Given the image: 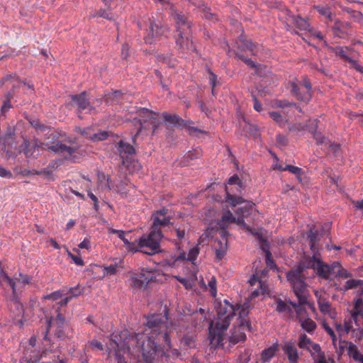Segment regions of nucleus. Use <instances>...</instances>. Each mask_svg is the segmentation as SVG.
<instances>
[{"instance_id":"obj_54","label":"nucleus","mask_w":363,"mask_h":363,"mask_svg":"<svg viewBox=\"0 0 363 363\" xmlns=\"http://www.w3.org/2000/svg\"><path fill=\"white\" fill-rule=\"evenodd\" d=\"M307 351L310 353L311 356L312 357L314 354L320 352L322 350L319 344L313 342L312 344L310 345L309 350H307Z\"/></svg>"},{"instance_id":"obj_29","label":"nucleus","mask_w":363,"mask_h":363,"mask_svg":"<svg viewBox=\"0 0 363 363\" xmlns=\"http://www.w3.org/2000/svg\"><path fill=\"white\" fill-rule=\"evenodd\" d=\"M329 50L333 52L336 56L340 57L344 61L347 62L350 57L348 55V52L353 51L352 48L350 47L345 46H336V47H329Z\"/></svg>"},{"instance_id":"obj_17","label":"nucleus","mask_w":363,"mask_h":363,"mask_svg":"<svg viewBox=\"0 0 363 363\" xmlns=\"http://www.w3.org/2000/svg\"><path fill=\"white\" fill-rule=\"evenodd\" d=\"M219 227H228L231 224H236L238 225H242V227H247L244 224V220L242 216L236 217L229 210L224 211L217 223Z\"/></svg>"},{"instance_id":"obj_55","label":"nucleus","mask_w":363,"mask_h":363,"mask_svg":"<svg viewBox=\"0 0 363 363\" xmlns=\"http://www.w3.org/2000/svg\"><path fill=\"white\" fill-rule=\"evenodd\" d=\"M284 169H286V171H289L293 174L299 176L302 173V169L298 167H295L291 164H287L284 167Z\"/></svg>"},{"instance_id":"obj_1","label":"nucleus","mask_w":363,"mask_h":363,"mask_svg":"<svg viewBox=\"0 0 363 363\" xmlns=\"http://www.w3.org/2000/svg\"><path fill=\"white\" fill-rule=\"evenodd\" d=\"M146 325L149 333H138L130 338L127 343L128 350L130 351L132 347L135 352L141 354L142 359L138 363H153L155 360L162 362L163 357H169L167 352L172 347V328L158 315L149 317Z\"/></svg>"},{"instance_id":"obj_11","label":"nucleus","mask_w":363,"mask_h":363,"mask_svg":"<svg viewBox=\"0 0 363 363\" xmlns=\"http://www.w3.org/2000/svg\"><path fill=\"white\" fill-rule=\"evenodd\" d=\"M169 15L176 25L177 32L183 30L186 34L191 30V22L182 11L172 7Z\"/></svg>"},{"instance_id":"obj_64","label":"nucleus","mask_w":363,"mask_h":363,"mask_svg":"<svg viewBox=\"0 0 363 363\" xmlns=\"http://www.w3.org/2000/svg\"><path fill=\"white\" fill-rule=\"evenodd\" d=\"M347 62L357 71L363 73V68L361 67V65L359 64V62L357 60H353L352 58L350 57V60Z\"/></svg>"},{"instance_id":"obj_24","label":"nucleus","mask_w":363,"mask_h":363,"mask_svg":"<svg viewBox=\"0 0 363 363\" xmlns=\"http://www.w3.org/2000/svg\"><path fill=\"white\" fill-rule=\"evenodd\" d=\"M123 264V259L121 258H114L110 264L104 267V274L107 276L116 274L117 273L121 272V270L124 268Z\"/></svg>"},{"instance_id":"obj_49","label":"nucleus","mask_w":363,"mask_h":363,"mask_svg":"<svg viewBox=\"0 0 363 363\" xmlns=\"http://www.w3.org/2000/svg\"><path fill=\"white\" fill-rule=\"evenodd\" d=\"M211 295L216 298L217 296V281L215 277H212L208 283Z\"/></svg>"},{"instance_id":"obj_30","label":"nucleus","mask_w":363,"mask_h":363,"mask_svg":"<svg viewBox=\"0 0 363 363\" xmlns=\"http://www.w3.org/2000/svg\"><path fill=\"white\" fill-rule=\"evenodd\" d=\"M321 235L322 234L318 232V228H309L308 238L309 239L311 250L315 251L318 249V241L320 240Z\"/></svg>"},{"instance_id":"obj_21","label":"nucleus","mask_w":363,"mask_h":363,"mask_svg":"<svg viewBox=\"0 0 363 363\" xmlns=\"http://www.w3.org/2000/svg\"><path fill=\"white\" fill-rule=\"evenodd\" d=\"M220 232L222 236V240L215 241V252L216 257L218 260H221L226 254L227 252V240L225 235L228 233L226 228H220Z\"/></svg>"},{"instance_id":"obj_41","label":"nucleus","mask_w":363,"mask_h":363,"mask_svg":"<svg viewBox=\"0 0 363 363\" xmlns=\"http://www.w3.org/2000/svg\"><path fill=\"white\" fill-rule=\"evenodd\" d=\"M348 352L350 354V355L355 360V361H359L361 363H363V354H361L358 350L357 349V347L353 345V344H351L350 346H349V350H348Z\"/></svg>"},{"instance_id":"obj_2","label":"nucleus","mask_w":363,"mask_h":363,"mask_svg":"<svg viewBox=\"0 0 363 363\" xmlns=\"http://www.w3.org/2000/svg\"><path fill=\"white\" fill-rule=\"evenodd\" d=\"M215 309L218 315V320L215 326L211 323L209 326L208 340L211 348H217L223 345L224 333L228 328L230 320L235 315V305L230 303L227 299L216 298Z\"/></svg>"},{"instance_id":"obj_26","label":"nucleus","mask_w":363,"mask_h":363,"mask_svg":"<svg viewBox=\"0 0 363 363\" xmlns=\"http://www.w3.org/2000/svg\"><path fill=\"white\" fill-rule=\"evenodd\" d=\"M350 27V23L337 20L335 21L332 30L335 36L342 38L348 34V28Z\"/></svg>"},{"instance_id":"obj_62","label":"nucleus","mask_w":363,"mask_h":363,"mask_svg":"<svg viewBox=\"0 0 363 363\" xmlns=\"http://www.w3.org/2000/svg\"><path fill=\"white\" fill-rule=\"evenodd\" d=\"M352 320H353L352 318L348 320H345L343 326H344V331L346 334H348L349 333L352 332V330L354 329L352 327Z\"/></svg>"},{"instance_id":"obj_60","label":"nucleus","mask_w":363,"mask_h":363,"mask_svg":"<svg viewBox=\"0 0 363 363\" xmlns=\"http://www.w3.org/2000/svg\"><path fill=\"white\" fill-rule=\"evenodd\" d=\"M216 79L217 76L211 70H209V82L212 87L211 93L213 95H215L214 88L216 86Z\"/></svg>"},{"instance_id":"obj_38","label":"nucleus","mask_w":363,"mask_h":363,"mask_svg":"<svg viewBox=\"0 0 363 363\" xmlns=\"http://www.w3.org/2000/svg\"><path fill=\"white\" fill-rule=\"evenodd\" d=\"M313 341L306 334H301L298 336V346L303 350H309L310 345Z\"/></svg>"},{"instance_id":"obj_44","label":"nucleus","mask_w":363,"mask_h":363,"mask_svg":"<svg viewBox=\"0 0 363 363\" xmlns=\"http://www.w3.org/2000/svg\"><path fill=\"white\" fill-rule=\"evenodd\" d=\"M82 294V290L79 286L71 287L69 289L66 288V295L67 298L71 301L73 298L78 297Z\"/></svg>"},{"instance_id":"obj_32","label":"nucleus","mask_w":363,"mask_h":363,"mask_svg":"<svg viewBox=\"0 0 363 363\" xmlns=\"http://www.w3.org/2000/svg\"><path fill=\"white\" fill-rule=\"evenodd\" d=\"M109 233L116 234L118 237L123 241L127 250L132 252L130 244H133V241L130 242L125 238V234L130 233V231H123L116 228H109Z\"/></svg>"},{"instance_id":"obj_23","label":"nucleus","mask_w":363,"mask_h":363,"mask_svg":"<svg viewBox=\"0 0 363 363\" xmlns=\"http://www.w3.org/2000/svg\"><path fill=\"white\" fill-rule=\"evenodd\" d=\"M46 147L47 143H44L38 141V140H35L32 145L28 140H24L21 146V148L26 157H31L34 155V152L36 148L46 150Z\"/></svg>"},{"instance_id":"obj_15","label":"nucleus","mask_w":363,"mask_h":363,"mask_svg":"<svg viewBox=\"0 0 363 363\" xmlns=\"http://www.w3.org/2000/svg\"><path fill=\"white\" fill-rule=\"evenodd\" d=\"M351 318L357 327L360 328L361 335H363V299L362 298H354L353 308L350 311Z\"/></svg>"},{"instance_id":"obj_4","label":"nucleus","mask_w":363,"mask_h":363,"mask_svg":"<svg viewBox=\"0 0 363 363\" xmlns=\"http://www.w3.org/2000/svg\"><path fill=\"white\" fill-rule=\"evenodd\" d=\"M149 233L143 234L140 238L135 239L133 244H130L132 252H141L143 254L153 256L162 252L161 241L163 234L160 228Z\"/></svg>"},{"instance_id":"obj_27","label":"nucleus","mask_w":363,"mask_h":363,"mask_svg":"<svg viewBox=\"0 0 363 363\" xmlns=\"http://www.w3.org/2000/svg\"><path fill=\"white\" fill-rule=\"evenodd\" d=\"M272 307H274L275 311L279 313L289 315V316H291L293 313L292 308L280 298L276 297L274 298V303L272 304Z\"/></svg>"},{"instance_id":"obj_58","label":"nucleus","mask_w":363,"mask_h":363,"mask_svg":"<svg viewBox=\"0 0 363 363\" xmlns=\"http://www.w3.org/2000/svg\"><path fill=\"white\" fill-rule=\"evenodd\" d=\"M311 357L313 358L314 363H324V361L326 360L325 353L323 351L314 354Z\"/></svg>"},{"instance_id":"obj_8","label":"nucleus","mask_w":363,"mask_h":363,"mask_svg":"<svg viewBox=\"0 0 363 363\" xmlns=\"http://www.w3.org/2000/svg\"><path fill=\"white\" fill-rule=\"evenodd\" d=\"M162 116L165 122L169 124L180 128H186L189 134L192 136H197L199 133H206L204 130L196 127L191 126L190 125L193 123L192 121L184 120L179 115L169 114L167 112H164Z\"/></svg>"},{"instance_id":"obj_7","label":"nucleus","mask_w":363,"mask_h":363,"mask_svg":"<svg viewBox=\"0 0 363 363\" xmlns=\"http://www.w3.org/2000/svg\"><path fill=\"white\" fill-rule=\"evenodd\" d=\"M250 233L258 241L260 249L265 253V262L267 267L274 270L277 269V264L272 258V255L269 250V242L263 235L262 230L263 228H247Z\"/></svg>"},{"instance_id":"obj_25","label":"nucleus","mask_w":363,"mask_h":363,"mask_svg":"<svg viewBox=\"0 0 363 363\" xmlns=\"http://www.w3.org/2000/svg\"><path fill=\"white\" fill-rule=\"evenodd\" d=\"M116 148L123 164H125V157L135 154V148L131 145L122 140L117 143Z\"/></svg>"},{"instance_id":"obj_16","label":"nucleus","mask_w":363,"mask_h":363,"mask_svg":"<svg viewBox=\"0 0 363 363\" xmlns=\"http://www.w3.org/2000/svg\"><path fill=\"white\" fill-rule=\"evenodd\" d=\"M46 150L49 152L61 155L66 160L70 159L72 155L77 151L75 147L67 145L61 142H57L52 145H47Z\"/></svg>"},{"instance_id":"obj_9","label":"nucleus","mask_w":363,"mask_h":363,"mask_svg":"<svg viewBox=\"0 0 363 363\" xmlns=\"http://www.w3.org/2000/svg\"><path fill=\"white\" fill-rule=\"evenodd\" d=\"M312 84L309 79L303 76L300 86L294 82H291V91L301 101L308 103L312 97Z\"/></svg>"},{"instance_id":"obj_48","label":"nucleus","mask_w":363,"mask_h":363,"mask_svg":"<svg viewBox=\"0 0 363 363\" xmlns=\"http://www.w3.org/2000/svg\"><path fill=\"white\" fill-rule=\"evenodd\" d=\"M235 315H238V320L245 319L249 314V309L246 307L242 306L241 305H235Z\"/></svg>"},{"instance_id":"obj_14","label":"nucleus","mask_w":363,"mask_h":363,"mask_svg":"<svg viewBox=\"0 0 363 363\" xmlns=\"http://www.w3.org/2000/svg\"><path fill=\"white\" fill-rule=\"evenodd\" d=\"M173 218V213L170 209L162 208L160 210L155 211L152 215V225L151 227H157L158 225L167 226L173 225L172 219Z\"/></svg>"},{"instance_id":"obj_63","label":"nucleus","mask_w":363,"mask_h":363,"mask_svg":"<svg viewBox=\"0 0 363 363\" xmlns=\"http://www.w3.org/2000/svg\"><path fill=\"white\" fill-rule=\"evenodd\" d=\"M201 156V152L197 150H194V152H189L186 155V158L189 160H193Z\"/></svg>"},{"instance_id":"obj_28","label":"nucleus","mask_w":363,"mask_h":363,"mask_svg":"<svg viewBox=\"0 0 363 363\" xmlns=\"http://www.w3.org/2000/svg\"><path fill=\"white\" fill-rule=\"evenodd\" d=\"M199 253V250L198 247H194L189 250L188 256H186V253L184 251H179L178 255L174 256L176 261H184L188 260L191 262H194Z\"/></svg>"},{"instance_id":"obj_19","label":"nucleus","mask_w":363,"mask_h":363,"mask_svg":"<svg viewBox=\"0 0 363 363\" xmlns=\"http://www.w3.org/2000/svg\"><path fill=\"white\" fill-rule=\"evenodd\" d=\"M156 277L153 272L148 271L146 269H142L139 278L133 280V286L135 288H141L147 285L150 282H155Z\"/></svg>"},{"instance_id":"obj_36","label":"nucleus","mask_w":363,"mask_h":363,"mask_svg":"<svg viewBox=\"0 0 363 363\" xmlns=\"http://www.w3.org/2000/svg\"><path fill=\"white\" fill-rule=\"evenodd\" d=\"M337 264L335 265V277H340L343 279H348L352 277V274L345 269L339 262H335Z\"/></svg>"},{"instance_id":"obj_43","label":"nucleus","mask_w":363,"mask_h":363,"mask_svg":"<svg viewBox=\"0 0 363 363\" xmlns=\"http://www.w3.org/2000/svg\"><path fill=\"white\" fill-rule=\"evenodd\" d=\"M97 179L99 182V186L101 187V189H107L108 190L111 189V186L109 185V178H106V175L103 172H99L97 174Z\"/></svg>"},{"instance_id":"obj_31","label":"nucleus","mask_w":363,"mask_h":363,"mask_svg":"<svg viewBox=\"0 0 363 363\" xmlns=\"http://www.w3.org/2000/svg\"><path fill=\"white\" fill-rule=\"evenodd\" d=\"M298 322L301 328L309 334H313L317 328L315 322L310 318H300Z\"/></svg>"},{"instance_id":"obj_39","label":"nucleus","mask_w":363,"mask_h":363,"mask_svg":"<svg viewBox=\"0 0 363 363\" xmlns=\"http://www.w3.org/2000/svg\"><path fill=\"white\" fill-rule=\"evenodd\" d=\"M106 7L107 9H99L94 14L91 15V17L99 16L109 21H114V15L109 11L111 6L109 8L108 6Z\"/></svg>"},{"instance_id":"obj_46","label":"nucleus","mask_w":363,"mask_h":363,"mask_svg":"<svg viewBox=\"0 0 363 363\" xmlns=\"http://www.w3.org/2000/svg\"><path fill=\"white\" fill-rule=\"evenodd\" d=\"M269 114L270 118H272L277 123H278L280 127H284L285 125L286 121L279 112L271 111L269 113Z\"/></svg>"},{"instance_id":"obj_6","label":"nucleus","mask_w":363,"mask_h":363,"mask_svg":"<svg viewBox=\"0 0 363 363\" xmlns=\"http://www.w3.org/2000/svg\"><path fill=\"white\" fill-rule=\"evenodd\" d=\"M136 113L138 118H135L133 119V123L135 125H139V128L136 134L133 137V142L134 143H135L136 137L141 133L144 123H150L152 125V133L158 126L157 118L154 116L155 113L153 111L146 108H140L137 110Z\"/></svg>"},{"instance_id":"obj_3","label":"nucleus","mask_w":363,"mask_h":363,"mask_svg":"<svg viewBox=\"0 0 363 363\" xmlns=\"http://www.w3.org/2000/svg\"><path fill=\"white\" fill-rule=\"evenodd\" d=\"M322 262L317 255L314 254L312 257H306L299 265L286 273L287 281L290 283L300 304L307 303L308 285L305 281L304 269H313L316 272Z\"/></svg>"},{"instance_id":"obj_51","label":"nucleus","mask_w":363,"mask_h":363,"mask_svg":"<svg viewBox=\"0 0 363 363\" xmlns=\"http://www.w3.org/2000/svg\"><path fill=\"white\" fill-rule=\"evenodd\" d=\"M239 326L238 328L245 330H247L249 331H251L252 330V325H251V322L250 320L248 319H240L239 320Z\"/></svg>"},{"instance_id":"obj_42","label":"nucleus","mask_w":363,"mask_h":363,"mask_svg":"<svg viewBox=\"0 0 363 363\" xmlns=\"http://www.w3.org/2000/svg\"><path fill=\"white\" fill-rule=\"evenodd\" d=\"M314 9L322 16L326 17L330 21H333V13L328 6H315Z\"/></svg>"},{"instance_id":"obj_50","label":"nucleus","mask_w":363,"mask_h":363,"mask_svg":"<svg viewBox=\"0 0 363 363\" xmlns=\"http://www.w3.org/2000/svg\"><path fill=\"white\" fill-rule=\"evenodd\" d=\"M182 343L188 348H192L195 347V340L194 338L188 335H185L181 340Z\"/></svg>"},{"instance_id":"obj_45","label":"nucleus","mask_w":363,"mask_h":363,"mask_svg":"<svg viewBox=\"0 0 363 363\" xmlns=\"http://www.w3.org/2000/svg\"><path fill=\"white\" fill-rule=\"evenodd\" d=\"M235 57L239 60H241L243 62H245L248 67L251 68H256L257 67V63L253 61L252 59L245 57L242 54L239 53L238 52H235Z\"/></svg>"},{"instance_id":"obj_56","label":"nucleus","mask_w":363,"mask_h":363,"mask_svg":"<svg viewBox=\"0 0 363 363\" xmlns=\"http://www.w3.org/2000/svg\"><path fill=\"white\" fill-rule=\"evenodd\" d=\"M108 136V134L106 131H101L94 134L91 139L94 141H102L107 139Z\"/></svg>"},{"instance_id":"obj_35","label":"nucleus","mask_w":363,"mask_h":363,"mask_svg":"<svg viewBox=\"0 0 363 363\" xmlns=\"http://www.w3.org/2000/svg\"><path fill=\"white\" fill-rule=\"evenodd\" d=\"M246 339V335L243 330L235 328L230 337V342L233 344H237L243 342Z\"/></svg>"},{"instance_id":"obj_34","label":"nucleus","mask_w":363,"mask_h":363,"mask_svg":"<svg viewBox=\"0 0 363 363\" xmlns=\"http://www.w3.org/2000/svg\"><path fill=\"white\" fill-rule=\"evenodd\" d=\"M278 350V345H273L267 349L264 350L261 353V359L264 362H269L274 357Z\"/></svg>"},{"instance_id":"obj_53","label":"nucleus","mask_w":363,"mask_h":363,"mask_svg":"<svg viewBox=\"0 0 363 363\" xmlns=\"http://www.w3.org/2000/svg\"><path fill=\"white\" fill-rule=\"evenodd\" d=\"M57 315L55 318L54 321L55 323L58 326V328H64L65 325V318L62 313H61L60 311L56 312Z\"/></svg>"},{"instance_id":"obj_40","label":"nucleus","mask_w":363,"mask_h":363,"mask_svg":"<svg viewBox=\"0 0 363 363\" xmlns=\"http://www.w3.org/2000/svg\"><path fill=\"white\" fill-rule=\"evenodd\" d=\"M66 295V288H63L62 289L55 291L50 294H48L44 296L45 299L52 300L54 301H57L62 298V297H65Z\"/></svg>"},{"instance_id":"obj_61","label":"nucleus","mask_w":363,"mask_h":363,"mask_svg":"<svg viewBox=\"0 0 363 363\" xmlns=\"http://www.w3.org/2000/svg\"><path fill=\"white\" fill-rule=\"evenodd\" d=\"M69 301H70V300L67 296H65V297H62V298H60V300L56 303V306H57L56 312L60 311V309L62 307L66 306Z\"/></svg>"},{"instance_id":"obj_22","label":"nucleus","mask_w":363,"mask_h":363,"mask_svg":"<svg viewBox=\"0 0 363 363\" xmlns=\"http://www.w3.org/2000/svg\"><path fill=\"white\" fill-rule=\"evenodd\" d=\"M337 264L335 262H333L331 264L323 262L316 270L318 277L325 280H333L332 276H335V265Z\"/></svg>"},{"instance_id":"obj_13","label":"nucleus","mask_w":363,"mask_h":363,"mask_svg":"<svg viewBox=\"0 0 363 363\" xmlns=\"http://www.w3.org/2000/svg\"><path fill=\"white\" fill-rule=\"evenodd\" d=\"M72 103L70 106L76 107L77 113H81L84 111L91 113L94 108L91 105L89 99L86 97V91H82L79 94L71 95Z\"/></svg>"},{"instance_id":"obj_18","label":"nucleus","mask_w":363,"mask_h":363,"mask_svg":"<svg viewBox=\"0 0 363 363\" xmlns=\"http://www.w3.org/2000/svg\"><path fill=\"white\" fill-rule=\"evenodd\" d=\"M238 48L241 51H249L251 55H256L260 50V45L252 42L251 40L247 39V37L242 33L237 40Z\"/></svg>"},{"instance_id":"obj_52","label":"nucleus","mask_w":363,"mask_h":363,"mask_svg":"<svg viewBox=\"0 0 363 363\" xmlns=\"http://www.w3.org/2000/svg\"><path fill=\"white\" fill-rule=\"evenodd\" d=\"M167 354L169 355V357L166 359V357H163V361L165 360L166 362H168L170 360V358L172 357L173 359H177L180 355L181 352L177 349H172V346L171 347V349L167 351Z\"/></svg>"},{"instance_id":"obj_59","label":"nucleus","mask_w":363,"mask_h":363,"mask_svg":"<svg viewBox=\"0 0 363 363\" xmlns=\"http://www.w3.org/2000/svg\"><path fill=\"white\" fill-rule=\"evenodd\" d=\"M323 327L334 343L336 341V335L333 330L325 323L323 324Z\"/></svg>"},{"instance_id":"obj_57","label":"nucleus","mask_w":363,"mask_h":363,"mask_svg":"<svg viewBox=\"0 0 363 363\" xmlns=\"http://www.w3.org/2000/svg\"><path fill=\"white\" fill-rule=\"evenodd\" d=\"M111 346L114 350H118L120 348V342L118 340V335L114 333L111 335Z\"/></svg>"},{"instance_id":"obj_5","label":"nucleus","mask_w":363,"mask_h":363,"mask_svg":"<svg viewBox=\"0 0 363 363\" xmlns=\"http://www.w3.org/2000/svg\"><path fill=\"white\" fill-rule=\"evenodd\" d=\"M237 185L238 191H242L244 190V186L242 180L239 178L237 174L230 177L228 180L225 186L226 197L225 201L230 203V206L235 207L238 205L246 203V206L248 208H252L254 203L252 201H245L242 196H237V193L234 191L233 186Z\"/></svg>"},{"instance_id":"obj_12","label":"nucleus","mask_w":363,"mask_h":363,"mask_svg":"<svg viewBox=\"0 0 363 363\" xmlns=\"http://www.w3.org/2000/svg\"><path fill=\"white\" fill-rule=\"evenodd\" d=\"M176 37V45L178 51L182 54H189L195 51V47L191 39V30L186 34L184 31L177 32Z\"/></svg>"},{"instance_id":"obj_20","label":"nucleus","mask_w":363,"mask_h":363,"mask_svg":"<svg viewBox=\"0 0 363 363\" xmlns=\"http://www.w3.org/2000/svg\"><path fill=\"white\" fill-rule=\"evenodd\" d=\"M282 351L287 356L289 363H298L299 354L295 342L292 341L285 342L281 346Z\"/></svg>"},{"instance_id":"obj_37","label":"nucleus","mask_w":363,"mask_h":363,"mask_svg":"<svg viewBox=\"0 0 363 363\" xmlns=\"http://www.w3.org/2000/svg\"><path fill=\"white\" fill-rule=\"evenodd\" d=\"M363 285V281L360 279H350L347 280L345 285L341 288L343 291H347L350 289H357L358 286Z\"/></svg>"},{"instance_id":"obj_47","label":"nucleus","mask_w":363,"mask_h":363,"mask_svg":"<svg viewBox=\"0 0 363 363\" xmlns=\"http://www.w3.org/2000/svg\"><path fill=\"white\" fill-rule=\"evenodd\" d=\"M295 23L298 29L301 30H309V23L308 21L301 16H297L295 18Z\"/></svg>"},{"instance_id":"obj_10","label":"nucleus","mask_w":363,"mask_h":363,"mask_svg":"<svg viewBox=\"0 0 363 363\" xmlns=\"http://www.w3.org/2000/svg\"><path fill=\"white\" fill-rule=\"evenodd\" d=\"M168 30L169 29L166 26L162 25L160 22H156L154 19H149L144 40L147 44H152L155 39L166 35Z\"/></svg>"},{"instance_id":"obj_33","label":"nucleus","mask_w":363,"mask_h":363,"mask_svg":"<svg viewBox=\"0 0 363 363\" xmlns=\"http://www.w3.org/2000/svg\"><path fill=\"white\" fill-rule=\"evenodd\" d=\"M315 296L318 297V305L320 312L324 314H329L331 311L330 303L325 296H318L317 293L315 294Z\"/></svg>"}]
</instances>
